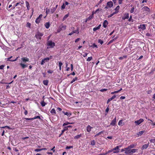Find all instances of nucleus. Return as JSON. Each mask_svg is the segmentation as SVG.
<instances>
[{
    "label": "nucleus",
    "instance_id": "nucleus-1",
    "mask_svg": "<svg viewBox=\"0 0 155 155\" xmlns=\"http://www.w3.org/2000/svg\"><path fill=\"white\" fill-rule=\"evenodd\" d=\"M58 6V5H57L55 7H52V8L51 9H48L46 11V13L47 15L49 13H51V14L53 13L56 9L57 7Z\"/></svg>",
    "mask_w": 155,
    "mask_h": 155
},
{
    "label": "nucleus",
    "instance_id": "nucleus-2",
    "mask_svg": "<svg viewBox=\"0 0 155 155\" xmlns=\"http://www.w3.org/2000/svg\"><path fill=\"white\" fill-rule=\"evenodd\" d=\"M66 25H61L58 28V29L57 30V32L58 33H59L61 32L62 30H65L66 29Z\"/></svg>",
    "mask_w": 155,
    "mask_h": 155
},
{
    "label": "nucleus",
    "instance_id": "nucleus-3",
    "mask_svg": "<svg viewBox=\"0 0 155 155\" xmlns=\"http://www.w3.org/2000/svg\"><path fill=\"white\" fill-rule=\"evenodd\" d=\"M47 45L48 46H50V48H53L55 46V44L51 41H49L47 43Z\"/></svg>",
    "mask_w": 155,
    "mask_h": 155
},
{
    "label": "nucleus",
    "instance_id": "nucleus-4",
    "mask_svg": "<svg viewBox=\"0 0 155 155\" xmlns=\"http://www.w3.org/2000/svg\"><path fill=\"white\" fill-rule=\"evenodd\" d=\"M134 45V46L131 45V46L130 47V49H132V50L133 51V52H134L135 51V49H136L139 48V47L138 46V44L137 43L135 44Z\"/></svg>",
    "mask_w": 155,
    "mask_h": 155
},
{
    "label": "nucleus",
    "instance_id": "nucleus-5",
    "mask_svg": "<svg viewBox=\"0 0 155 155\" xmlns=\"http://www.w3.org/2000/svg\"><path fill=\"white\" fill-rule=\"evenodd\" d=\"M43 35V33H40L39 32H38L35 35V37L37 39H41V37Z\"/></svg>",
    "mask_w": 155,
    "mask_h": 155
},
{
    "label": "nucleus",
    "instance_id": "nucleus-6",
    "mask_svg": "<svg viewBox=\"0 0 155 155\" xmlns=\"http://www.w3.org/2000/svg\"><path fill=\"white\" fill-rule=\"evenodd\" d=\"M113 5V4L112 1L108 2L107 3V5L105 7V8H111Z\"/></svg>",
    "mask_w": 155,
    "mask_h": 155
},
{
    "label": "nucleus",
    "instance_id": "nucleus-7",
    "mask_svg": "<svg viewBox=\"0 0 155 155\" xmlns=\"http://www.w3.org/2000/svg\"><path fill=\"white\" fill-rule=\"evenodd\" d=\"M120 146L119 147V146H117L115 147L113 149L114 153H117L119 152L120 149H119V147H120Z\"/></svg>",
    "mask_w": 155,
    "mask_h": 155
},
{
    "label": "nucleus",
    "instance_id": "nucleus-8",
    "mask_svg": "<svg viewBox=\"0 0 155 155\" xmlns=\"http://www.w3.org/2000/svg\"><path fill=\"white\" fill-rule=\"evenodd\" d=\"M50 60V58L48 57H47L45 58L42 59L41 60V65H43L44 63Z\"/></svg>",
    "mask_w": 155,
    "mask_h": 155
},
{
    "label": "nucleus",
    "instance_id": "nucleus-9",
    "mask_svg": "<svg viewBox=\"0 0 155 155\" xmlns=\"http://www.w3.org/2000/svg\"><path fill=\"white\" fill-rule=\"evenodd\" d=\"M143 10L146 13H148L150 12V9L147 6H144L143 8Z\"/></svg>",
    "mask_w": 155,
    "mask_h": 155
},
{
    "label": "nucleus",
    "instance_id": "nucleus-10",
    "mask_svg": "<svg viewBox=\"0 0 155 155\" xmlns=\"http://www.w3.org/2000/svg\"><path fill=\"white\" fill-rule=\"evenodd\" d=\"M144 120L143 119H140L139 120L135 121V123L136 125H139Z\"/></svg>",
    "mask_w": 155,
    "mask_h": 155
},
{
    "label": "nucleus",
    "instance_id": "nucleus-11",
    "mask_svg": "<svg viewBox=\"0 0 155 155\" xmlns=\"http://www.w3.org/2000/svg\"><path fill=\"white\" fill-rule=\"evenodd\" d=\"M137 143H136L134 144H131L127 147V149H129L134 148L137 146Z\"/></svg>",
    "mask_w": 155,
    "mask_h": 155
},
{
    "label": "nucleus",
    "instance_id": "nucleus-12",
    "mask_svg": "<svg viewBox=\"0 0 155 155\" xmlns=\"http://www.w3.org/2000/svg\"><path fill=\"white\" fill-rule=\"evenodd\" d=\"M116 117H115V118L112 120L111 122L110 123V125L114 126L116 123Z\"/></svg>",
    "mask_w": 155,
    "mask_h": 155
},
{
    "label": "nucleus",
    "instance_id": "nucleus-13",
    "mask_svg": "<svg viewBox=\"0 0 155 155\" xmlns=\"http://www.w3.org/2000/svg\"><path fill=\"white\" fill-rule=\"evenodd\" d=\"M139 28L141 29L142 30H144L146 29V25L145 24H141L140 25Z\"/></svg>",
    "mask_w": 155,
    "mask_h": 155
},
{
    "label": "nucleus",
    "instance_id": "nucleus-14",
    "mask_svg": "<svg viewBox=\"0 0 155 155\" xmlns=\"http://www.w3.org/2000/svg\"><path fill=\"white\" fill-rule=\"evenodd\" d=\"M22 4L23 3L21 2L17 3L15 5H14L10 10L11 9L13 10L15 8V7L17 6L18 5L21 6Z\"/></svg>",
    "mask_w": 155,
    "mask_h": 155
},
{
    "label": "nucleus",
    "instance_id": "nucleus-15",
    "mask_svg": "<svg viewBox=\"0 0 155 155\" xmlns=\"http://www.w3.org/2000/svg\"><path fill=\"white\" fill-rule=\"evenodd\" d=\"M129 18V14L128 13L125 14L122 18L123 20L127 19Z\"/></svg>",
    "mask_w": 155,
    "mask_h": 155
},
{
    "label": "nucleus",
    "instance_id": "nucleus-16",
    "mask_svg": "<svg viewBox=\"0 0 155 155\" xmlns=\"http://www.w3.org/2000/svg\"><path fill=\"white\" fill-rule=\"evenodd\" d=\"M21 60L24 62H28L29 61V58L26 57H23L21 58Z\"/></svg>",
    "mask_w": 155,
    "mask_h": 155
},
{
    "label": "nucleus",
    "instance_id": "nucleus-17",
    "mask_svg": "<svg viewBox=\"0 0 155 155\" xmlns=\"http://www.w3.org/2000/svg\"><path fill=\"white\" fill-rule=\"evenodd\" d=\"M108 24V22L106 20H105L104 21L103 23V26L104 28H106L107 26V25Z\"/></svg>",
    "mask_w": 155,
    "mask_h": 155
},
{
    "label": "nucleus",
    "instance_id": "nucleus-18",
    "mask_svg": "<svg viewBox=\"0 0 155 155\" xmlns=\"http://www.w3.org/2000/svg\"><path fill=\"white\" fill-rule=\"evenodd\" d=\"M116 97V95H114L108 99L107 102V103L108 104L111 101L114 99Z\"/></svg>",
    "mask_w": 155,
    "mask_h": 155
},
{
    "label": "nucleus",
    "instance_id": "nucleus-19",
    "mask_svg": "<svg viewBox=\"0 0 155 155\" xmlns=\"http://www.w3.org/2000/svg\"><path fill=\"white\" fill-rule=\"evenodd\" d=\"M149 145V143H148L147 144H145L144 145H143L142 147V149L143 150L144 149H147Z\"/></svg>",
    "mask_w": 155,
    "mask_h": 155
},
{
    "label": "nucleus",
    "instance_id": "nucleus-20",
    "mask_svg": "<svg viewBox=\"0 0 155 155\" xmlns=\"http://www.w3.org/2000/svg\"><path fill=\"white\" fill-rule=\"evenodd\" d=\"M93 127L89 125H88L87 127V130L88 132H90Z\"/></svg>",
    "mask_w": 155,
    "mask_h": 155
},
{
    "label": "nucleus",
    "instance_id": "nucleus-21",
    "mask_svg": "<svg viewBox=\"0 0 155 155\" xmlns=\"http://www.w3.org/2000/svg\"><path fill=\"white\" fill-rule=\"evenodd\" d=\"M101 26V25L100 24L98 26L95 27L93 28V31H96L97 30L100 29Z\"/></svg>",
    "mask_w": 155,
    "mask_h": 155
},
{
    "label": "nucleus",
    "instance_id": "nucleus-22",
    "mask_svg": "<svg viewBox=\"0 0 155 155\" xmlns=\"http://www.w3.org/2000/svg\"><path fill=\"white\" fill-rule=\"evenodd\" d=\"M82 136V134H80L74 137V139H78L80 138Z\"/></svg>",
    "mask_w": 155,
    "mask_h": 155
},
{
    "label": "nucleus",
    "instance_id": "nucleus-23",
    "mask_svg": "<svg viewBox=\"0 0 155 155\" xmlns=\"http://www.w3.org/2000/svg\"><path fill=\"white\" fill-rule=\"evenodd\" d=\"M45 25L46 28L47 29L50 26V23L49 22H46Z\"/></svg>",
    "mask_w": 155,
    "mask_h": 155
},
{
    "label": "nucleus",
    "instance_id": "nucleus-24",
    "mask_svg": "<svg viewBox=\"0 0 155 155\" xmlns=\"http://www.w3.org/2000/svg\"><path fill=\"white\" fill-rule=\"evenodd\" d=\"M120 8V7L119 5L117 6L116 8L114 9V10L115 11L114 12H117V13L118 12V10H119Z\"/></svg>",
    "mask_w": 155,
    "mask_h": 155
},
{
    "label": "nucleus",
    "instance_id": "nucleus-25",
    "mask_svg": "<svg viewBox=\"0 0 155 155\" xmlns=\"http://www.w3.org/2000/svg\"><path fill=\"white\" fill-rule=\"evenodd\" d=\"M124 153L125 154H129V153H131V149H127V150L126 149Z\"/></svg>",
    "mask_w": 155,
    "mask_h": 155
},
{
    "label": "nucleus",
    "instance_id": "nucleus-26",
    "mask_svg": "<svg viewBox=\"0 0 155 155\" xmlns=\"http://www.w3.org/2000/svg\"><path fill=\"white\" fill-rule=\"evenodd\" d=\"M78 78L77 77H75L74 78L73 80L71 81L70 83L71 84L73 83L75 81H76L78 80Z\"/></svg>",
    "mask_w": 155,
    "mask_h": 155
},
{
    "label": "nucleus",
    "instance_id": "nucleus-27",
    "mask_svg": "<svg viewBox=\"0 0 155 155\" xmlns=\"http://www.w3.org/2000/svg\"><path fill=\"white\" fill-rule=\"evenodd\" d=\"M127 58V55H124L123 57H120L119 58V59L120 60H123L124 59H126Z\"/></svg>",
    "mask_w": 155,
    "mask_h": 155
},
{
    "label": "nucleus",
    "instance_id": "nucleus-28",
    "mask_svg": "<svg viewBox=\"0 0 155 155\" xmlns=\"http://www.w3.org/2000/svg\"><path fill=\"white\" fill-rule=\"evenodd\" d=\"M50 113L52 114H56V111H55V110L54 109V108H53L50 111Z\"/></svg>",
    "mask_w": 155,
    "mask_h": 155
},
{
    "label": "nucleus",
    "instance_id": "nucleus-29",
    "mask_svg": "<svg viewBox=\"0 0 155 155\" xmlns=\"http://www.w3.org/2000/svg\"><path fill=\"white\" fill-rule=\"evenodd\" d=\"M62 64H63L61 61L59 62L58 65L59 67V69L60 71L61 70V67Z\"/></svg>",
    "mask_w": 155,
    "mask_h": 155
},
{
    "label": "nucleus",
    "instance_id": "nucleus-30",
    "mask_svg": "<svg viewBox=\"0 0 155 155\" xmlns=\"http://www.w3.org/2000/svg\"><path fill=\"white\" fill-rule=\"evenodd\" d=\"M41 104L42 106L43 107L45 106L46 104L44 101H43L41 102Z\"/></svg>",
    "mask_w": 155,
    "mask_h": 155
},
{
    "label": "nucleus",
    "instance_id": "nucleus-31",
    "mask_svg": "<svg viewBox=\"0 0 155 155\" xmlns=\"http://www.w3.org/2000/svg\"><path fill=\"white\" fill-rule=\"evenodd\" d=\"M63 113L65 115H66L67 116L69 115H71V114L70 113H68L67 112H65V111H62Z\"/></svg>",
    "mask_w": 155,
    "mask_h": 155
},
{
    "label": "nucleus",
    "instance_id": "nucleus-32",
    "mask_svg": "<svg viewBox=\"0 0 155 155\" xmlns=\"http://www.w3.org/2000/svg\"><path fill=\"white\" fill-rule=\"evenodd\" d=\"M122 119H121V120H119L118 123V125L119 126H122L123 124H122V121L123 120Z\"/></svg>",
    "mask_w": 155,
    "mask_h": 155
},
{
    "label": "nucleus",
    "instance_id": "nucleus-33",
    "mask_svg": "<svg viewBox=\"0 0 155 155\" xmlns=\"http://www.w3.org/2000/svg\"><path fill=\"white\" fill-rule=\"evenodd\" d=\"M69 16L68 14H66L63 17L62 21H64Z\"/></svg>",
    "mask_w": 155,
    "mask_h": 155
},
{
    "label": "nucleus",
    "instance_id": "nucleus-34",
    "mask_svg": "<svg viewBox=\"0 0 155 155\" xmlns=\"http://www.w3.org/2000/svg\"><path fill=\"white\" fill-rule=\"evenodd\" d=\"M48 81L47 80H44L43 81V84L45 85H47L48 84Z\"/></svg>",
    "mask_w": 155,
    "mask_h": 155
},
{
    "label": "nucleus",
    "instance_id": "nucleus-35",
    "mask_svg": "<svg viewBox=\"0 0 155 155\" xmlns=\"http://www.w3.org/2000/svg\"><path fill=\"white\" fill-rule=\"evenodd\" d=\"M138 150V149H131V153H134Z\"/></svg>",
    "mask_w": 155,
    "mask_h": 155
},
{
    "label": "nucleus",
    "instance_id": "nucleus-36",
    "mask_svg": "<svg viewBox=\"0 0 155 155\" xmlns=\"http://www.w3.org/2000/svg\"><path fill=\"white\" fill-rule=\"evenodd\" d=\"M73 31L74 33H77V34H78L79 32V28H77V30H73Z\"/></svg>",
    "mask_w": 155,
    "mask_h": 155
},
{
    "label": "nucleus",
    "instance_id": "nucleus-37",
    "mask_svg": "<svg viewBox=\"0 0 155 155\" xmlns=\"http://www.w3.org/2000/svg\"><path fill=\"white\" fill-rule=\"evenodd\" d=\"M41 20L37 18L35 21V22L37 24H38L39 23H40Z\"/></svg>",
    "mask_w": 155,
    "mask_h": 155
},
{
    "label": "nucleus",
    "instance_id": "nucleus-38",
    "mask_svg": "<svg viewBox=\"0 0 155 155\" xmlns=\"http://www.w3.org/2000/svg\"><path fill=\"white\" fill-rule=\"evenodd\" d=\"M94 18V16H93V15H91L89 16L87 18V20H88L89 21L91 20Z\"/></svg>",
    "mask_w": 155,
    "mask_h": 155
},
{
    "label": "nucleus",
    "instance_id": "nucleus-39",
    "mask_svg": "<svg viewBox=\"0 0 155 155\" xmlns=\"http://www.w3.org/2000/svg\"><path fill=\"white\" fill-rule=\"evenodd\" d=\"M104 132V131H102L101 132H99L97 134H96L94 136V137H97V136H98L99 135L101 134L102 133H103Z\"/></svg>",
    "mask_w": 155,
    "mask_h": 155
},
{
    "label": "nucleus",
    "instance_id": "nucleus-40",
    "mask_svg": "<svg viewBox=\"0 0 155 155\" xmlns=\"http://www.w3.org/2000/svg\"><path fill=\"white\" fill-rule=\"evenodd\" d=\"M20 65L22 69H24L25 68V64L22 63H20Z\"/></svg>",
    "mask_w": 155,
    "mask_h": 155
},
{
    "label": "nucleus",
    "instance_id": "nucleus-41",
    "mask_svg": "<svg viewBox=\"0 0 155 155\" xmlns=\"http://www.w3.org/2000/svg\"><path fill=\"white\" fill-rule=\"evenodd\" d=\"M128 21H131L132 22H133L134 20L132 18V16L130 15L129 18L128 19Z\"/></svg>",
    "mask_w": 155,
    "mask_h": 155
},
{
    "label": "nucleus",
    "instance_id": "nucleus-42",
    "mask_svg": "<svg viewBox=\"0 0 155 155\" xmlns=\"http://www.w3.org/2000/svg\"><path fill=\"white\" fill-rule=\"evenodd\" d=\"M117 14V12H114L113 13L110 14V15H108V18H110L112 16L114 15Z\"/></svg>",
    "mask_w": 155,
    "mask_h": 155
},
{
    "label": "nucleus",
    "instance_id": "nucleus-43",
    "mask_svg": "<svg viewBox=\"0 0 155 155\" xmlns=\"http://www.w3.org/2000/svg\"><path fill=\"white\" fill-rule=\"evenodd\" d=\"M72 124V123H69L68 122H66L63 124V126H64L68 125L69 124Z\"/></svg>",
    "mask_w": 155,
    "mask_h": 155
},
{
    "label": "nucleus",
    "instance_id": "nucleus-44",
    "mask_svg": "<svg viewBox=\"0 0 155 155\" xmlns=\"http://www.w3.org/2000/svg\"><path fill=\"white\" fill-rule=\"evenodd\" d=\"M91 47H92L93 48H98L97 45H96L95 43H94L91 46Z\"/></svg>",
    "mask_w": 155,
    "mask_h": 155
},
{
    "label": "nucleus",
    "instance_id": "nucleus-45",
    "mask_svg": "<svg viewBox=\"0 0 155 155\" xmlns=\"http://www.w3.org/2000/svg\"><path fill=\"white\" fill-rule=\"evenodd\" d=\"M144 132V131H141L139 132L138 134V136H140Z\"/></svg>",
    "mask_w": 155,
    "mask_h": 155
},
{
    "label": "nucleus",
    "instance_id": "nucleus-46",
    "mask_svg": "<svg viewBox=\"0 0 155 155\" xmlns=\"http://www.w3.org/2000/svg\"><path fill=\"white\" fill-rule=\"evenodd\" d=\"M41 119V118L39 116H35L33 118V120H34V119Z\"/></svg>",
    "mask_w": 155,
    "mask_h": 155
},
{
    "label": "nucleus",
    "instance_id": "nucleus-47",
    "mask_svg": "<svg viewBox=\"0 0 155 155\" xmlns=\"http://www.w3.org/2000/svg\"><path fill=\"white\" fill-rule=\"evenodd\" d=\"M92 59V57H88V58L87 59L86 61H91Z\"/></svg>",
    "mask_w": 155,
    "mask_h": 155
},
{
    "label": "nucleus",
    "instance_id": "nucleus-48",
    "mask_svg": "<svg viewBox=\"0 0 155 155\" xmlns=\"http://www.w3.org/2000/svg\"><path fill=\"white\" fill-rule=\"evenodd\" d=\"M149 140L150 142L154 143L155 142V138L151 139Z\"/></svg>",
    "mask_w": 155,
    "mask_h": 155
},
{
    "label": "nucleus",
    "instance_id": "nucleus-49",
    "mask_svg": "<svg viewBox=\"0 0 155 155\" xmlns=\"http://www.w3.org/2000/svg\"><path fill=\"white\" fill-rule=\"evenodd\" d=\"M95 144V141L94 140H92L91 142V144L92 145H94Z\"/></svg>",
    "mask_w": 155,
    "mask_h": 155
},
{
    "label": "nucleus",
    "instance_id": "nucleus-50",
    "mask_svg": "<svg viewBox=\"0 0 155 155\" xmlns=\"http://www.w3.org/2000/svg\"><path fill=\"white\" fill-rule=\"evenodd\" d=\"M25 4H26V7H30V6H29V3L27 1H26L25 2Z\"/></svg>",
    "mask_w": 155,
    "mask_h": 155
},
{
    "label": "nucleus",
    "instance_id": "nucleus-51",
    "mask_svg": "<svg viewBox=\"0 0 155 155\" xmlns=\"http://www.w3.org/2000/svg\"><path fill=\"white\" fill-rule=\"evenodd\" d=\"M134 7L132 8L131 9V10H130V12L131 13H133L134 12Z\"/></svg>",
    "mask_w": 155,
    "mask_h": 155
},
{
    "label": "nucleus",
    "instance_id": "nucleus-52",
    "mask_svg": "<svg viewBox=\"0 0 155 155\" xmlns=\"http://www.w3.org/2000/svg\"><path fill=\"white\" fill-rule=\"evenodd\" d=\"M0 128H7L10 129H11V128L9 127L8 126H4V127H1Z\"/></svg>",
    "mask_w": 155,
    "mask_h": 155
},
{
    "label": "nucleus",
    "instance_id": "nucleus-53",
    "mask_svg": "<svg viewBox=\"0 0 155 155\" xmlns=\"http://www.w3.org/2000/svg\"><path fill=\"white\" fill-rule=\"evenodd\" d=\"M113 152V149L110 150H109L107 152V153H106L105 154H104L103 155H106V154H107V153H109L110 152Z\"/></svg>",
    "mask_w": 155,
    "mask_h": 155
},
{
    "label": "nucleus",
    "instance_id": "nucleus-54",
    "mask_svg": "<svg viewBox=\"0 0 155 155\" xmlns=\"http://www.w3.org/2000/svg\"><path fill=\"white\" fill-rule=\"evenodd\" d=\"M107 89L105 88L102 89L100 90V91L101 92H104L107 91Z\"/></svg>",
    "mask_w": 155,
    "mask_h": 155
},
{
    "label": "nucleus",
    "instance_id": "nucleus-55",
    "mask_svg": "<svg viewBox=\"0 0 155 155\" xmlns=\"http://www.w3.org/2000/svg\"><path fill=\"white\" fill-rule=\"evenodd\" d=\"M12 56H11L9 58H7V61H12L13 60H11V59H10V58H12Z\"/></svg>",
    "mask_w": 155,
    "mask_h": 155
},
{
    "label": "nucleus",
    "instance_id": "nucleus-56",
    "mask_svg": "<svg viewBox=\"0 0 155 155\" xmlns=\"http://www.w3.org/2000/svg\"><path fill=\"white\" fill-rule=\"evenodd\" d=\"M26 25L27 27H28L30 28L31 26V24L28 22L27 23Z\"/></svg>",
    "mask_w": 155,
    "mask_h": 155
},
{
    "label": "nucleus",
    "instance_id": "nucleus-57",
    "mask_svg": "<svg viewBox=\"0 0 155 155\" xmlns=\"http://www.w3.org/2000/svg\"><path fill=\"white\" fill-rule=\"evenodd\" d=\"M41 150V149H37L35 150V152H39Z\"/></svg>",
    "mask_w": 155,
    "mask_h": 155
},
{
    "label": "nucleus",
    "instance_id": "nucleus-58",
    "mask_svg": "<svg viewBox=\"0 0 155 155\" xmlns=\"http://www.w3.org/2000/svg\"><path fill=\"white\" fill-rule=\"evenodd\" d=\"M73 146H67L66 149H71V148H73Z\"/></svg>",
    "mask_w": 155,
    "mask_h": 155
},
{
    "label": "nucleus",
    "instance_id": "nucleus-59",
    "mask_svg": "<svg viewBox=\"0 0 155 155\" xmlns=\"http://www.w3.org/2000/svg\"><path fill=\"white\" fill-rule=\"evenodd\" d=\"M83 53L84 54L83 55V56L84 57H85L87 56L88 53L85 52H83Z\"/></svg>",
    "mask_w": 155,
    "mask_h": 155
},
{
    "label": "nucleus",
    "instance_id": "nucleus-60",
    "mask_svg": "<svg viewBox=\"0 0 155 155\" xmlns=\"http://www.w3.org/2000/svg\"><path fill=\"white\" fill-rule=\"evenodd\" d=\"M98 42L100 43L101 45L103 43V41L101 39H99L98 40Z\"/></svg>",
    "mask_w": 155,
    "mask_h": 155
},
{
    "label": "nucleus",
    "instance_id": "nucleus-61",
    "mask_svg": "<svg viewBox=\"0 0 155 155\" xmlns=\"http://www.w3.org/2000/svg\"><path fill=\"white\" fill-rule=\"evenodd\" d=\"M65 4L64 3L63 5L61 6V9H63L65 8Z\"/></svg>",
    "mask_w": 155,
    "mask_h": 155
},
{
    "label": "nucleus",
    "instance_id": "nucleus-62",
    "mask_svg": "<svg viewBox=\"0 0 155 155\" xmlns=\"http://www.w3.org/2000/svg\"><path fill=\"white\" fill-rule=\"evenodd\" d=\"M53 72V70H49L48 71V73L49 74H52Z\"/></svg>",
    "mask_w": 155,
    "mask_h": 155
},
{
    "label": "nucleus",
    "instance_id": "nucleus-63",
    "mask_svg": "<svg viewBox=\"0 0 155 155\" xmlns=\"http://www.w3.org/2000/svg\"><path fill=\"white\" fill-rule=\"evenodd\" d=\"M65 131V130H64L63 129L61 131V132L60 134V135L59 137H60L62 134L64 133V132Z\"/></svg>",
    "mask_w": 155,
    "mask_h": 155
},
{
    "label": "nucleus",
    "instance_id": "nucleus-64",
    "mask_svg": "<svg viewBox=\"0 0 155 155\" xmlns=\"http://www.w3.org/2000/svg\"><path fill=\"white\" fill-rule=\"evenodd\" d=\"M5 67L4 65H2L0 66V69H2Z\"/></svg>",
    "mask_w": 155,
    "mask_h": 155
}]
</instances>
